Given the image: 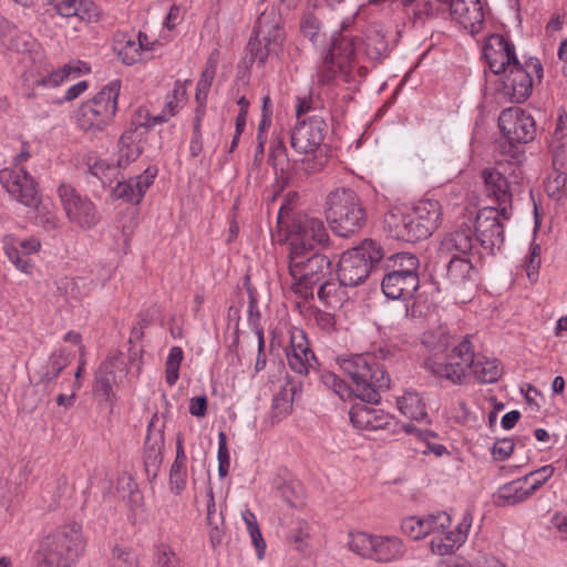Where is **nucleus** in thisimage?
I'll return each instance as SVG.
<instances>
[{
  "instance_id": "obj_45",
  "label": "nucleus",
  "mask_w": 567,
  "mask_h": 567,
  "mask_svg": "<svg viewBox=\"0 0 567 567\" xmlns=\"http://www.w3.org/2000/svg\"><path fill=\"white\" fill-rule=\"evenodd\" d=\"M402 533L413 540H419L430 535V525L425 522V517L410 516L401 522Z\"/></svg>"
},
{
  "instance_id": "obj_37",
  "label": "nucleus",
  "mask_w": 567,
  "mask_h": 567,
  "mask_svg": "<svg viewBox=\"0 0 567 567\" xmlns=\"http://www.w3.org/2000/svg\"><path fill=\"white\" fill-rule=\"evenodd\" d=\"M296 393L297 386L291 382H287L280 388L272 399V419L280 421L291 412Z\"/></svg>"
},
{
  "instance_id": "obj_11",
  "label": "nucleus",
  "mask_w": 567,
  "mask_h": 567,
  "mask_svg": "<svg viewBox=\"0 0 567 567\" xmlns=\"http://www.w3.org/2000/svg\"><path fill=\"white\" fill-rule=\"evenodd\" d=\"M543 72V65L538 58H529L524 65L514 64L502 79L499 94L509 102L526 101L532 93L534 76L540 80Z\"/></svg>"
},
{
  "instance_id": "obj_43",
  "label": "nucleus",
  "mask_w": 567,
  "mask_h": 567,
  "mask_svg": "<svg viewBox=\"0 0 567 567\" xmlns=\"http://www.w3.org/2000/svg\"><path fill=\"white\" fill-rule=\"evenodd\" d=\"M375 537L377 536L363 532L351 533L349 535L348 546L350 550L357 555L364 558H371L373 555Z\"/></svg>"
},
{
  "instance_id": "obj_2",
  "label": "nucleus",
  "mask_w": 567,
  "mask_h": 567,
  "mask_svg": "<svg viewBox=\"0 0 567 567\" xmlns=\"http://www.w3.org/2000/svg\"><path fill=\"white\" fill-rule=\"evenodd\" d=\"M85 547L82 525L76 522L64 524L42 540L38 551L39 566L72 567L83 555Z\"/></svg>"
},
{
  "instance_id": "obj_23",
  "label": "nucleus",
  "mask_w": 567,
  "mask_h": 567,
  "mask_svg": "<svg viewBox=\"0 0 567 567\" xmlns=\"http://www.w3.org/2000/svg\"><path fill=\"white\" fill-rule=\"evenodd\" d=\"M287 361L290 369L301 375H306L311 369H315L317 359L309 348L308 339L302 330L291 333Z\"/></svg>"
},
{
  "instance_id": "obj_56",
  "label": "nucleus",
  "mask_w": 567,
  "mask_h": 567,
  "mask_svg": "<svg viewBox=\"0 0 567 567\" xmlns=\"http://www.w3.org/2000/svg\"><path fill=\"white\" fill-rule=\"evenodd\" d=\"M187 465L172 464L169 470V489L179 495L186 487Z\"/></svg>"
},
{
  "instance_id": "obj_24",
  "label": "nucleus",
  "mask_w": 567,
  "mask_h": 567,
  "mask_svg": "<svg viewBox=\"0 0 567 567\" xmlns=\"http://www.w3.org/2000/svg\"><path fill=\"white\" fill-rule=\"evenodd\" d=\"M157 44V41H151V38H117L113 49L124 64L132 65L151 59Z\"/></svg>"
},
{
  "instance_id": "obj_7",
  "label": "nucleus",
  "mask_w": 567,
  "mask_h": 567,
  "mask_svg": "<svg viewBox=\"0 0 567 567\" xmlns=\"http://www.w3.org/2000/svg\"><path fill=\"white\" fill-rule=\"evenodd\" d=\"M121 81L106 84L94 97L83 102L75 113L78 126L84 132H100L113 122L117 111Z\"/></svg>"
},
{
  "instance_id": "obj_51",
  "label": "nucleus",
  "mask_w": 567,
  "mask_h": 567,
  "mask_svg": "<svg viewBox=\"0 0 567 567\" xmlns=\"http://www.w3.org/2000/svg\"><path fill=\"white\" fill-rule=\"evenodd\" d=\"M546 193L554 199H561L564 193L567 190V171L554 169L553 175L548 178Z\"/></svg>"
},
{
  "instance_id": "obj_28",
  "label": "nucleus",
  "mask_w": 567,
  "mask_h": 567,
  "mask_svg": "<svg viewBox=\"0 0 567 567\" xmlns=\"http://www.w3.org/2000/svg\"><path fill=\"white\" fill-rule=\"evenodd\" d=\"M350 421L355 429L373 431L384 429L391 423V416L382 410L364 403L354 404L350 412Z\"/></svg>"
},
{
  "instance_id": "obj_25",
  "label": "nucleus",
  "mask_w": 567,
  "mask_h": 567,
  "mask_svg": "<svg viewBox=\"0 0 567 567\" xmlns=\"http://www.w3.org/2000/svg\"><path fill=\"white\" fill-rule=\"evenodd\" d=\"M156 174V168L147 167L143 174L124 182H118L112 190L113 198L138 204L148 187L153 184Z\"/></svg>"
},
{
  "instance_id": "obj_41",
  "label": "nucleus",
  "mask_w": 567,
  "mask_h": 567,
  "mask_svg": "<svg viewBox=\"0 0 567 567\" xmlns=\"http://www.w3.org/2000/svg\"><path fill=\"white\" fill-rule=\"evenodd\" d=\"M282 28V19L277 9H266L258 17L255 27L254 35H272L280 31Z\"/></svg>"
},
{
  "instance_id": "obj_50",
  "label": "nucleus",
  "mask_w": 567,
  "mask_h": 567,
  "mask_svg": "<svg viewBox=\"0 0 567 567\" xmlns=\"http://www.w3.org/2000/svg\"><path fill=\"white\" fill-rule=\"evenodd\" d=\"M118 168L120 167H117V164H111L101 158L89 165L90 173L97 177L103 185L112 184L113 178H115L117 175Z\"/></svg>"
},
{
  "instance_id": "obj_36",
  "label": "nucleus",
  "mask_w": 567,
  "mask_h": 567,
  "mask_svg": "<svg viewBox=\"0 0 567 567\" xmlns=\"http://www.w3.org/2000/svg\"><path fill=\"white\" fill-rule=\"evenodd\" d=\"M472 372L478 382L493 383L501 378L503 369L497 359L477 355L474 359Z\"/></svg>"
},
{
  "instance_id": "obj_60",
  "label": "nucleus",
  "mask_w": 567,
  "mask_h": 567,
  "mask_svg": "<svg viewBox=\"0 0 567 567\" xmlns=\"http://www.w3.org/2000/svg\"><path fill=\"white\" fill-rule=\"evenodd\" d=\"M218 474L220 477L227 476L230 466V456L227 447V437L224 432L218 434Z\"/></svg>"
},
{
  "instance_id": "obj_58",
  "label": "nucleus",
  "mask_w": 567,
  "mask_h": 567,
  "mask_svg": "<svg viewBox=\"0 0 567 567\" xmlns=\"http://www.w3.org/2000/svg\"><path fill=\"white\" fill-rule=\"evenodd\" d=\"M75 13L72 19H78L82 22H94L100 17L96 4L91 0H79L75 6Z\"/></svg>"
},
{
  "instance_id": "obj_10",
  "label": "nucleus",
  "mask_w": 567,
  "mask_h": 567,
  "mask_svg": "<svg viewBox=\"0 0 567 567\" xmlns=\"http://www.w3.org/2000/svg\"><path fill=\"white\" fill-rule=\"evenodd\" d=\"M474 352L468 339L462 340L446 355L444 362L433 357L424 360L423 367L440 380H447L453 384L461 383L466 373L474 365Z\"/></svg>"
},
{
  "instance_id": "obj_55",
  "label": "nucleus",
  "mask_w": 567,
  "mask_h": 567,
  "mask_svg": "<svg viewBox=\"0 0 567 567\" xmlns=\"http://www.w3.org/2000/svg\"><path fill=\"white\" fill-rule=\"evenodd\" d=\"M249 291V305H248V321L249 326L251 327L252 331L257 336V339L260 342V348L265 347V339H264V329L259 323L260 319V312L258 309L257 299L252 292V290Z\"/></svg>"
},
{
  "instance_id": "obj_47",
  "label": "nucleus",
  "mask_w": 567,
  "mask_h": 567,
  "mask_svg": "<svg viewBox=\"0 0 567 567\" xmlns=\"http://www.w3.org/2000/svg\"><path fill=\"white\" fill-rule=\"evenodd\" d=\"M153 567H182L174 549L165 543L157 544L153 554Z\"/></svg>"
},
{
  "instance_id": "obj_20",
  "label": "nucleus",
  "mask_w": 567,
  "mask_h": 567,
  "mask_svg": "<svg viewBox=\"0 0 567 567\" xmlns=\"http://www.w3.org/2000/svg\"><path fill=\"white\" fill-rule=\"evenodd\" d=\"M474 248L475 244L473 239L472 219H470V224H463L454 231L444 236L437 250V258H471L474 256Z\"/></svg>"
},
{
  "instance_id": "obj_49",
  "label": "nucleus",
  "mask_w": 567,
  "mask_h": 567,
  "mask_svg": "<svg viewBox=\"0 0 567 567\" xmlns=\"http://www.w3.org/2000/svg\"><path fill=\"white\" fill-rule=\"evenodd\" d=\"M183 360V350L181 347H173L169 350L165 365V379L169 386H173L179 378V367Z\"/></svg>"
},
{
  "instance_id": "obj_39",
  "label": "nucleus",
  "mask_w": 567,
  "mask_h": 567,
  "mask_svg": "<svg viewBox=\"0 0 567 567\" xmlns=\"http://www.w3.org/2000/svg\"><path fill=\"white\" fill-rule=\"evenodd\" d=\"M68 364L69 358L63 350L53 352L43 367V371L40 375L38 384H42L47 388L49 384L55 381V379L68 367Z\"/></svg>"
},
{
  "instance_id": "obj_34",
  "label": "nucleus",
  "mask_w": 567,
  "mask_h": 567,
  "mask_svg": "<svg viewBox=\"0 0 567 567\" xmlns=\"http://www.w3.org/2000/svg\"><path fill=\"white\" fill-rule=\"evenodd\" d=\"M83 72H90V68L85 63L81 61L70 62L56 70L48 72L47 75L41 76V79L37 81V85L54 89L68 80L71 74L80 75Z\"/></svg>"
},
{
  "instance_id": "obj_1",
  "label": "nucleus",
  "mask_w": 567,
  "mask_h": 567,
  "mask_svg": "<svg viewBox=\"0 0 567 567\" xmlns=\"http://www.w3.org/2000/svg\"><path fill=\"white\" fill-rule=\"evenodd\" d=\"M337 363L352 380L355 395L363 402L379 403L380 393L390 388V375L370 353L341 355Z\"/></svg>"
},
{
  "instance_id": "obj_62",
  "label": "nucleus",
  "mask_w": 567,
  "mask_h": 567,
  "mask_svg": "<svg viewBox=\"0 0 567 567\" xmlns=\"http://www.w3.org/2000/svg\"><path fill=\"white\" fill-rule=\"evenodd\" d=\"M320 380L326 388L331 389L340 398H343V395L348 392V385L333 372H322Z\"/></svg>"
},
{
  "instance_id": "obj_16",
  "label": "nucleus",
  "mask_w": 567,
  "mask_h": 567,
  "mask_svg": "<svg viewBox=\"0 0 567 567\" xmlns=\"http://www.w3.org/2000/svg\"><path fill=\"white\" fill-rule=\"evenodd\" d=\"M0 181L17 202L30 208H38L41 203L38 185L24 168L2 169Z\"/></svg>"
},
{
  "instance_id": "obj_21",
  "label": "nucleus",
  "mask_w": 567,
  "mask_h": 567,
  "mask_svg": "<svg viewBox=\"0 0 567 567\" xmlns=\"http://www.w3.org/2000/svg\"><path fill=\"white\" fill-rule=\"evenodd\" d=\"M450 2V13L453 21L458 23L471 35L481 32L484 12L480 0H443Z\"/></svg>"
},
{
  "instance_id": "obj_46",
  "label": "nucleus",
  "mask_w": 567,
  "mask_h": 567,
  "mask_svg": "<svg viewBox=\"0 0 567 567\" xmlns=\"http://www.w3.org/2000/svg\"><path fill=\"white\" fill-rule=\"evenodd\" d=\"M164 122L165 115L152 116L147 109L138 107L132 117L128 128H133V131H135V134L143 135V132H140L142 128L147 130Z\"/></svg>"
},
{
  "instance_id": "obj_14",
  "label": "nucleus",
  "mask_w": 567,
  "mask_h": 567,
  "mask_svg": "<svg viewBox=\"0 0 567 567\" xmlns=\"http://www.w3.org/2000/svg\"><path fill=\"white\" fill-rule=\"evenodd\" d=\"M58 193L70 221L84 229H90L99 223L100 215L91 199L81 196L68 184H61Z\"/></svg>"
},
{
  "instance_id": "obj_4",
  "label": "nucleus",
  "mask_w": 567,
  "mask_h": 567,
  "mask_svg": "<svg viewBox=\"0 0 567 567\" xmlns=\"http://www.w3.org/2000/svg\"><path fill=\"white\" fill-rule=\"evenodd\" d=\"M326 218L340 237H349L367 223V212L357 193L350 188H336L326 198Z\"/></svg>"
},
{
  "instance_id": "obj_12",
  "label": "nucleus",
  "mask_w": 567,
  "mask_h": 567,
  "mask_svg": "<svg viewBox=\"0 0 567 567\" xmlns=\"http://www.w3.org/2000/svg\"><path fill=\"white\" fill-rule=\"evenodd\" d=\"M329 234L322 219L300 216L293 220L288 235L289 254L311 252L316 247L328 245Z\"/></svg>"
},
{
  "instance_id": "obj_27",
  "label": "nucleus",
  "mask_w": 567,
  "mask_h": 567,
  "mask_svg": "<svg viewBox=\"0 0 567 567\" xmlns=\"http://www.w3.org/2000/svg\"><path fill=\"white\" fill-rule=\"evenodd\" d=\"M121 370L116 358H106L95 372L93 393L101 396L104 402L113 404L116 401V394L113 385L117 383L116 372Z\"/></svg>"
},
{
  "instance_id": "obj_15",
  "label": "nucleus",
  "mask_w": 567,
  "mask_h": 567,
  "mask_svg": "<svg viewBox=\"0 0 567 567\" xmlns=\"http://www.w3.org/2000/svg\"><path fill=\"white\" fill-rule=\"evenodd\" d=\"M502 212L496 207H484L476 214L472 225L476 241L487 252L493 254L504 243V227L501 221Z\"/></svg>"
},
{
  "instance_id": "obj_9",
  "label": "nucleus",
  "mask_w": 567,
  "mask_h": 567,
  "mask_svg": "<svg viewBox=\"0 0 567 567\" xmlns=\"http://www.w3.org/2000/svg\"><path fill=\"white\" fill-rule=\"evenodd\" d=\"M383 258V250L371 239L342 254L338 265V278L348 287L362 284L369 276L374 264Z\"/></svg>"
},
{
  "instance_id": "obj_53",
  "label": "nucleus",
  "mask_w": 567,
  "mask_h": 567,
  "mask_svg": "<svg viewBox=\"0 0 567 567\" xmlns=\"http://www.w3.org/2000/svg\"><path fill=\"white\" fill-rule=\"evenodd\" d=\"M425 522L430 525V534L433 535L431 540L440 536L444 537L450 532L452 523L451 516L445 512L429 515L425 517Z\"/></svg>"
},
{
  "instance_id": "obj_19",
  "label": "nucleus",
  "mask_w": 567,
  "mask_h": 567,
  "mask_svg": "<svg viewBox=\"0 0 567 567\" xmlns=\"http://www.w3.org/2000/svg\"><path fill=\"white\" fill-rule=\"evenodd\" d=\"M483 53L489 70L494 74L505 73L514 64L519 63L515 45L509 38H487Z\"/></svg>"
},
{
  "instance_id": "obj_33",
  "label": "nucleus",
  "mask_w": 567,
  "mask_h": 567,
  "mask_svg": "<svg viewBox=\"0 0 567 567\" xmlns=\"http://www.w3.org/2000/svg\"><path fill=\"white\" fill-rule=\"evenodd\" d=\"M371 559L389 563L404 554L403 543L395 536H377Z\"/></svg>"
},
{
  "instance_id": "obj_5",
  "label": "nucleus",
  "mask_w": 567,
  "mask_h": 567,
  "mask_svg": "<svg viewBox=\"0 0 567 567\" xmlns=\"http://www.w3.org/2000/svg\"><path fill=\"white\" fill-rule=\"evenodd\" d=\"M312 39L321 58L317 70L318 83L332 84L339 78L348 81L355 59L353 38Z\"/></svg>"
},
{
  "instance_id": "obj_32",
  "label": "nucleus",
  "mask_w": 567,
  "mask_h": 567,
  "mask_svg": "<svg viewBox=\"0 0 567 567\" xmlns=\"http://www.w3.org/2000/svg\"><path fill=\"white\" fill-rule=\"evenodd\" d=\"M142 134H135L133 128H127L118 140L117 167L124 168L136 161L142 154Z\"/></svg>"
},
{
  "instance_id": "obj_29",
  "label": "nucleus",
  "mask_w": 567,
  "mask_h": 567,
  "mask_svg": "<svg viewBox=\"0 0 567 567\" xmlns=\"http://www.w3.org/2000/svg\"><path fill=\"white\" fill-rule=\"evenodd\" d=\"M472 522V514L470 512H465L462 520L456 525L455 529H450L444 537L440 536L436 539L431 540L432 551L441 556L452 554L466 540Z\"/></svg>"
},
{
  "instance_id": "obj_48",
  "label": "nucleus",
  "mask_w": 567,
  "mask_h": 567,
  "mask_svg": "<svg viewBox=\"0 0 567 567\" xmlns=\"http://www.w3.org/2000/svg\"><path fill=\"white\" fill-rule=\"evenodd\" d=\"M420 261L416 256L409 252H400L393 257V270L402 275L419 277Z\"/></svg>"
},
{
  "instance_id": "obj_18",
  "label": "nucleus",
  "mask_w": 567,
  "mask_h": 567,
  "mask_svg": "<svg viewBox=\"0 0 567 567\" xmlns=\"http://www.w3.org/2000/svg\"><path fill=\"white\" fill-rule=\"evenodd\" d=\"M327 127L324 117L319 114L298 121L291 132V147L299 153L315 152L322 144Z\"/></svg>"
},
{
  "instance_id": "obj_3",
  "label": "nucleus",
  "mask_w": 567,
  "mask_h": 567,
  "mask_svg": "<svg viewBox=\"0 0 567 567\" xmlns=\"http://www.w3.org/2000/svg\"><path fill=\"white\" fill-rule=\"evenodd\" d=\"M498 127L502 133L498 144L501 156L509 164H522L526 158L524 145L536 135L533 116L519 107H508L501 112Z\"/></svg>"
},
{
  "instance_id": "obj_40",
  "label": "nucleus",
  "mask_w": 567,
  "mask_h": 567,
  "mask_svg": "<svg viewBox=\"0 0 567 567\" xmlns=\"http://www.w3.org/2000/svg\"><path fill=\"white\" fill-rule=\"evenodd\" d=\"M398 409L411 420H423L426 416L425 404L416 392L408 391L398 399Z\"/></svg>"
},
{
  "instance_id": "obj_38",
  "label": "nucleus",
  "mask_w": 567,
  "mask_h": 567,
  "mask_svg": "<svg viewBox=\"0 0 567 567\" xmlns=\"http://www.w3.org/2000/svg\"><path fill=\"white\" fill-rule=\"evenodd\" d=\"M344 285L338 281L324 279L320 282L318 298L328 307L339 308L348 299Z\"/></svg>"
},
{
  "instance_id": "obj_17",
  "label": "nucleus",
  "mask_w": 567,
  "mask_h": 567,
  "mask_svg": "<svg viewBox=\"0 0 567 567\" xmlns=\"http://www.w3.org/2000/svg\"><path fill=\"white\" fill-rule=\"evenodd\" d=\"M384 230L394 239L415 243L429 238L411 209L393 208L384 215Z\"/></svg>"
},
{
  "instance_id": "obj_8",
  "label": "nucleus",
  "mask_w": 567,
  "mask_h": 567,
  "mask_svg": "<svg viewBox=\"0 0 567 567\" xmlns=\"http://www.w3.org/2000/svg\"><path fill=\"white\" fill-rule=\"evenodd\" d=\"M289 272L293 278L292 290L302 298L313 295V288L331 276V261L321 254H288Z\"/></svg>"
},
{
  "instance_id": "obj_31",
  "label": "nucleus",
  "mask_w": 567,
  "mask_h": 567,
  "mask_svg": "<svg viewBox=\"0 0 567 567\" xmlns=\"http://www.w3.org/2000/svg\"><path fill=\"white\" fill-rule=\"evenodd\" d=\"M411 210L415 215L416 221L423 227L430 237L439 228L442 221V206L436 199H421Z\"/></svg>"
},
{
  "instance_id": "obj_13",
  "label": "nucleus",
  "mask_w": 567,
  "mask_h": 567,
  "mask_svg": "<svg viewBox=\"0 0 567 567\" xmlns=\"http://www.w3.org/2000/svg\"><path fill=\"white\" fill-rule=\"evenodd\" d=\"M435 271L456 293L471 292L476 286L477 271L470 257L437 258Z\"/></svg>"
},
{
  "instance_id": "obj_52",
  "label": "nucleus",
  "mask_w": 567,
  "mask_h": 567,
  "mask_svg": "<svg viewBox=\"0 0 567 567\" xmlns=\"http://www.w3.org/2000/svg\"><path fill=\"white\" fill-rule=\"evenodd\" d=\"M362 45L365 55L374 61L385 56L391 49L385 38H364Z\"/></svg>"
},
{
  "instance_id": "obj_59",
  "label": "nucleus",
  "mask_w": 567,
  "mask_h": 567,
  "mask_svg": "<svg viewBox=\"0 0 567 567\" xmlns=\"http://www.w3.org/2000/svg\"><path fill=\"white\" fill-rule=\"evenodd\" d=\"M268 38H249L247 50L250 54V62L256 60L264 62L268 56Z\"/></svg>"
},
{
  "instance_id": "obj_22",
  "label": "nucleus",
  "mask_w": 567,
  "mask_h": 567,
  "mask_svg": "<svg viewBox=\"0 0 567 567\" xmlns=\"http://www.w3.org/2000/svg\"><path fill=\"white\" fill-rule=\"evenodd\" d=\"M40 248L41 241L37 237H29L17 243L12 236H6L3 238V251L6 256L18 270L27 275L32 274L34 268L29 256L37 254Z\"/></svg>"
},
{
  "instance_id": "obj_57",
  "label": "nucleus",
  "mask_w": 567,
  "mask_h": 567,
  "mask_svg": "<svg viewBox=\"0 0 567 567\" xmlns=\"http://www.w3.org/2000/svg\"><path fill=\"white\" fill-rule=\"evenodd\" d=\"M555 470L551 465H544L538 470L532 471L524 475V482L533 480L532 485L528 487L530 495L540 488L554 474Z\"/></svg>"
},
{
  "instance_id": "obj_61",
  "label": "nucleus",
  "mask_w": 567,
  "mask_h": 567,
  "mask_svg": "<svg viewBox=\"0 0 567 567\" xmlns=\"http://www.w3.org/2000/svg\"><path fill=\"white\" fill-rule=\"evenodd\" d=\"M38 210L35 215V224L42 227L47 231L55 230L59 227V219L56 215L47 209L45 206L35 208Z\"/></svg>"
},
{
  "instance_id": "obj_64",
  "label": "nucleus",
  "mask_w": 567,
  "mask_h": 567,
  "mask_svg": "<svg viewBox=\"0 0 567 567\" xmlns=\"http://www.w3.org/2000/svg\"><path fill=\"white\" fill-rule=\"evenodd\" d=\"M113 559L117 567H138L136 555L123 547L116 546L113 548Z\"/></svg>"
},
{
  "instance_id": "obj_6",
  "label": "nucleus",
  "mask_w": 567,
  "mask_h": 567,
  "mask_svg": "<svg viewBox=\"0 0 567 567\" xmlns=\"http://www.w3.org/2000/svg\"><path fill=\"white\" fill-rule=\"evenodd\" d=\"M519 166L520 164H509L502 157L496 167L482 172L484 193L488 199L497 204L503 219H509L514 187L523 181V171Z\"/></svg>"
},
{
  "instance_id": "obj_26",
  "label": "nucleus",
  "mask_w": 567,
  "mask_h": 567,
  "mask_svg": "<svg viewBox=\"0 0 567 567\" xmlns=\"http://www.w3.org/2000/svg\"><path fill=\"white\" fill-rule=\"evenodd\" d=\"M420 287V278L389 271L383 276L381 288L384 296L392 300L411 299Z\"/></svg>"
},
{
  "instance_id": "obj_42",
  "label": "nucleus",
  "mask_w": 567,
  "mask_h": 567,
  "mask_svg": "<svg viewBox=\"0 0 567 567\" xmlns=\"http://www.w3.org/2000/svg\"><path fill=\"white\" fill-rule=\"evenodd\" d=\"M216 59L214 58V53L208 58V61L206 63V68L202 72L200 79L198 80L197 87H196V95L195 99L198 103V107L200 110H204V104L207 99L208 91L212 86L213 80L216 74Z\"/></svg>"
},
{
  "instance_id": "obj_35",
  "label": "nucleus",
  "mask_w": 567,
  "mask_h": 567,
  "mask_svg": "<svg viewBox=\"0 0 567 567\" xmlns=\"http://www.w3.org/2000/svg\"><path fill=\"white\" fill-rule=\"evenodd\" d=\"M523 482L524 476L502 485L494 494V503L497 506H512L530 497L529 489L522 486Z\"/></svg>"
},
{
  "instance_id": "obj_30",
  "label": "nucleus",
  "mask_w": 567,
  "mask_h": 567,
  "mask_svg": "<svg viewBox=\"0 0 567 567\" xmlns=\"http://www.w3.org/2000/svg\"><path fill=\"white\" fill-rule=\"evenodd\" d=\"M155 417L156 415L153 416L148 424V433L144 445V465L147 474H152L153 477L157 476L158 470L162 465L163 449L165 444L164 433L162 430L152 432Z\"/></svg>"
},
{
  "instance_id": "obj_63",
  "label": "nucleus",
  "mask_w": 567,
  "mask_h": 567,
  "mask_svg": "<svg viewBox=\"0 0 567 567\" xmlns=\"http://www.w3.org/2000/svg\"><path fill=\"white\" fill-rule=\"evenodd\" d=\"M540 246L533 241L529 247L526 266L527 276L530 280H534L538 275V269L540 266Z\"/></svg>"
},
{
  "instance_id": "obj_54",
  "label": "nucleus",
  "mask_w": 567,
  "mask_h": 567,
  "mask_svg": "<svg viewBox=\"0 0 567 567\" xmlns=\"http://www.w3.org/2000/svg\"><path fill=\"white\" fill-rule=\"evenodd\" d=\"M204 113V110L196 109V115L193 125V135L189 143V153L192 157H198L204 151L203 135L200 130Z\"/></svg>"
},
{
  "instance_id": "obj_44",
  "label": "nucleus",
  "mask_w": 567,
  "mask_h": 567,
  "mask_svg": "<svg viewBox=\"0 0 567 567\" xmlns=\"http://www.w3.org/2000/svg\"><path fill=\"white\" fill-rule=\"evenodd\" d=\"M186 89L182 81H176L174 89L166 96L165 105L159 115H165V122L178 113L182 103L185 101Z\"/></svg>"
}]
</instances>
